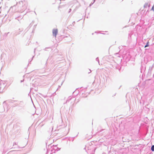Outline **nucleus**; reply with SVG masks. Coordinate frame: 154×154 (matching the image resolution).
Masks as SVG:
<instances>
[{
  "mask_svg": "<svg viewBox=\"0 0 154 154\" xmlns=\"http://www.w3.org/2000/svg\"><path fill=\"white\" fill-rule=\"evenodd\" d=\"M149 46V42H148L146 44V45L144 47L146 48Z\"/></svg>",
  "mask_w": 154,
  "mask_h": 154,
  "instance_id": "obj_3",
  "label": "nucleus"
},
{
  "mask_svg": "<svg viewBox=\"0 0 154 154\" xmlns=\"http://www.w3.org/2000/svg\"><path fill=\"white\" fill-rule=\"evenodd\" d=\"M58 30L57 29H54L53 30V34L54 35L55 37H56V35L57 34Z\"/></svg>",
  "mask_w": 154,
  "mask_h": 154,
  "instance_id": "obj_1",
  "label": "nucleus"
},
{
  "mask_svg": "<svg viewBox=\"0 0 154 154\" xmlns=\"http://www.w3.org/2000/svg\"><path fill=\"white\" fill-rule=\"evenodd\" d=\"M151 149L152 151H154V145L152 146Z\"/></svg>",
  "mask_w": 154,
  "mask_h": 154,
  "instance_id": "obj_2",
  "label": "nucleus"
}]
</instances>
